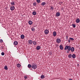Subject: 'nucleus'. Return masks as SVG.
Returning <instances> with one entry per match:
<instances>
[{
	"label": "nucleus",
	"mask_w": 80,
	"mask_h": 80,
	"mask_svg": "<svg viewBox=\"0 0 80 80\" xmlns=\"http://www.w3.org/2000/svg\"><path fill=\"white\" fill-rule=\"evenodd\" d=\"M72 26L73 27V28H75V27H76V25L75 24H72Z\"/></svg>",
	"instance_id": "obj_23"
},
{
	"label": "nucleus",
	"mask_w": 80,
	"mask_h": 80,
	"mask_svg": "<svg viewBox=\"0 0 80 80\" xmlns=\"http://www.w3.org/2000/svg\"><path fill=\"white\" fill-rule=\"evenodd\" d=\"M69 39H70V40H72V41H73V40H74V39H73V38H70Z\"/></svg>",
	"instance_id": "obj_32"
},
{
	"label": "nucleus",
	"mask_w": 80,
	"mask_h": 80,
	"mask_svg": "<svg viewBox=\"0 0 80 80\" xmlns=\"http://www.w3.org/2000/svg\"><path fill=\"white\" fill-rule=\"evenodd\" d=\"M25 38V36L23 35V34H22L21 35V38H22V39H23Z\"/></svg>",
	"instance_id": "obj_9"
},
{
	"label": "nucleus",
	"mask_w": 80,
	"mask_h": 80,
	"mask_svg": "<svg viewBox=\"0 0 80 80\" xmlns=\"http://www.w3.org/2000/svg\"><path fill=\"white\" fill-rule=\"evenodd\" d=\"M13 45L15 46H16V45H18V42L17 41H15L13 42Z\"/></svg>",
	"instance_id": "obj_4"
},
{
	"label": "nucleus",
	"mask_w": 80,
	"mask_h": 80,
	"mask_svg": "<svg viewBox=\"0 0 80 80\" xmlns=\"http://www.w3.org/2000/svg\"><path fill=\"white\" fill-rule=\"evenodd\" d=\"M1 55H2L3 56V55H5V53H4V52H2L1 53Z\"/></svg>",
	"instance_id": "obj_33"
},
{
	"label": "nucleus",
	"mask_w": 80,
	"mask_h": 80,
	"mask_svg": "<svg viewBox=\"0 0 80 80\" xmlns=\"http://www.w3.org/2000/svg\"><path fill=\"white\" fill-rule=\"evenodd\" d=\"M32 14L33 15H37V12H33L32 13Z\"/></svg>",
	"instance_id": "obj_19"
},
{
	"label": "nucleus",
	"mask_w": 80,
	"mask_h": 80,
	"mask_svg": "<svg viewBox=\"0 0 80 80\" xmlns=\"http://www.w3.org/2000/svg\"><path fill=\"white\" fill-rule=\"evenodd\" d=\"M33 44L34 45H37V42L35 41H33Z\"/></svg>",
	"instance_id": "obj_20"
},
{
	"label": "nucleus",
	"mask_w": 80,
	"mask_h": 80,
	"mask_svg": "<svg viewBox=\"0 0 80 80\" xmlns=\"http://www.w3.org/2000/svg\"><path fill=\"white\" fill-rule=\"evenodd\" d=\"M57 43H60L61 42V40L60 38H57L56 40Z\"/></svg>",
	"instance_id": "obj_5"
},
{
	"label": "nucleus",
	"mask_w": 80,
	"mask_h": 80,
	"mask_svg": "<svg viewBox=\"0 0 80 80\" xmlns=\"http://www.w3.org/2000/svg\"><path fill=\"white\" fill-rule=\"evenodd\" d=\"M37 2L38 3H40V0H36Z\"/></svg>",
	"instance_id": "obj_29"
},
{
	"label": "nucleus",
	"mask_w": 80,
	"mask_h": 80,
	"mask_svg": "<svg viewBox=\"0 0 80 80\" xmlns=\"http://www.w3.org/2000/svg\"><path fill=\"white\" fill-rule=\"evenodd\" d=\"M41 78L42 79L44 78H45V77L43 75H42L41 76Z\"/></svg>",
	"instance_id": "obj_26"
},
{
	"label": "nucleus",
	"mask_w": 80,
	"mask_h": 80,
	"mask_svg": "<svg viewBox=\"0 0 80 80\" xmlns=\"http://www.w3.org/2000/svg\"><path fill=\"white\" fill-rule=\"evenodd\" d=\"M28 23L29 25H32V24L33 23V22L32 21H29L28 22Z\"/></svg>",
	"instance_id": "obj_15"
},
{
	"label": "nucleus",
	"mask_w": 80,
	"mask_h": 80,
	"mask_svg": "<svg viewBox=\"0 0 80 80\" xmlns=\"http://www.w3.org/2000/svg\"><path fill=\"white\" fill-rule=\"evenodd\" d=\"M31 30L32 32H34V31H35V28H32Z\"/></svg>",
	"instance_id": "obj_27"
},
{
	"label": "nucleus",
	"mask_w": 80,
	"mask_h": 80,
	"mask_svg": "<svg viewBox=\"0 0 80 80\" xmlns=\"http://www.w3.org/2000/svg\"><path fill=\"white\" fill-rule=\"evenodd\" d=\"M28 42L29 44H32L33 43V41L32 40H29L28 41Z\"/></svg>",
	"instance_id": "obj_12"
},
{
	"label": "nucleus",
	"mask_w": 80,
	"mask_h": 80,
	"mask_svg": "<svg viewBox=\"0 0 80 80\" xmlns=\"http://www.w3.org/2000/svg\"><path fill=\"white\" fill-rule=\"evenodd\" d=\"M71 47L69 46L66 45L65 46V50H68V51H70Z\"/></svg>",
	"instance_id": "obj_1"
},
{
	"label": "nucleus",
	"mask_w": 80,
	"mask_h": 80,
	"mask_svg": "<svg viewBox=\"0 0 80 80\" xmlns=\"http://www.w3.org/2000/svg\"><path fill=\"white\" fill-rule=\"evenodd\" d=\"M72 57V55L71 54H70L68 56V57H69V58H71Z\"/></svg>",
	"instance_id": "obj_22"
},
{
	"label": "nucleus",
	"mask_w": 80,
	"mask_h": 80,
	"mask_svg": "<svg viewBox=\"0 0 80 80\" xmlns=\"http://www.w3.org/2000/svg\"><path fill=\"white\" fill-rule=\"evenodd\" d=\"M71 50L72 52H74L75 51V48H74V47H72V48H71Z\"/></svg>",
	"instance_id": "obj_6"
},
{
	"label": "nucleus",
	"mask_w": 80,
	"mask_h": 80,
	"mask_svg": "<svg viewBox=\"0 0 80 80\" xmlns=\"http://www.w3.org/2000/svg\"><path fill=\"white\" fill-rule=\"evenodd\" d=\"M37 2H34L33 3V6H36L37 5Z\"/></svg>",
	"instance_id": "obj_21"
},
{
	"label": "nucleus",
	"mask_w": 80,
	"mask_h": 80,
	"mask_svg": "<svg viewBox=\"0 0 80 80\" xmlns=\"http://www.w3.org/2000/svg\"><path fill=\"white\" fill-rule=\"evenodd\" d=\"M60 48L61 50H63V46L62 45H60Z\"/></svg>",
	"instance_id": "obj_18"
},
{
	"label": "nucleus",
	"mask_w": 80,
	"mask_h": 80,
	"mask_svg": "<svg viewBox=\"0 0 80 80\" xmlns=\"http://www.w3.org/2000/svg\"><path fill=\"white\" fill-rule=\"evenodd\" d=\"M32 68L33 69H36L37 68V66L35 64H33L32 66Z\"/></svg>",
	"instance_id": "obj_2"
},
{
	"label": "nucleus",
	"mask_w": 80,
	"mask_h": 80,
	"mask_svg": "<svg viewBox=\"0 0 80 80\" xmlns=\"http://www.w3.org/2000/svg\"><path fill=\"white\" fill-rule=\"evenodd\" d=\"M60 15V12H57L56 13V17H59Z\"/></svg>",
	"instance_id": "obj_11"
},
{
	"label": "nucleus",
	"mask_w": 80,
	"mask_h": 80,
	"mask_svg": "<svg viewBox=\"0 0 80 80\" xmlns=\"http://www.w3.org/2000/svg\"><path fill=\"white\" fill-rule=\"evenodd\" d=\"M44 33L45 34L47 35V34H48V33H49V31H48V29H46L44 30Z\"/></svg>",
	"instance_id": "obj_3"
},
{
	"label": "nucleus",
	"mask_w": 80,
	"mask_h": 80,
	"mask_svg": "<svg viewBox=\"0 0 80 80\" xmlns=\"http://www.w3.org/2000/svg\"><path fill=\"white\" fill-rule=\"evenodd\" d=\"M15 7L14 6H12L10 7V10H14V9H15Z\"/></svg>",
	"instance_id": "obj_7"
},
{
	"label": "nucleus",
	"mask_w": 80,
	"mask_h": 80,
	"mask_svg": "<svg viewBox=\"0 0 80 80\" xmlns=\"http://www.w3.org/2000/svg\"><path fill=\"white\" fill-rule=\"evenodd\" d=\"M40 48H41V47L40 46H38L37 47L36 49L38 50H40Z\"/></svg>",
	"instance_id": "obj_10"
},
{
	"label": "nucleus",
	"mask_w": 80,
	"mask_h": 80,
	"mask_svg": "<svg viewBox=\"0 0 80 80\" xmlns=\"http://www.w3.org/2000/svg\"><path fill=\"white\" fill-rule=\"evenodd\" d=\"M27 77H28L27 76H24V78H25V79H27Z\"/></svg>",
	"instance_id": "obj_34"
},
{
	"label": "nucleus",
	"mask_w": 80,
	"mask_h": 80,
	"mask_svg": "<svg viewBox=\"0 0 80 80\" xmlns=\"http://www.w3.org/2000/svg\"><path fill=\"white\" fill-rule=\"evenodd\" d=\"M72 57L73 58H75L76 57V55H75V54H72Z\"/></svg>",
	"instance_id": "obj_17"
},
{
	"label": "nucleus",
	"mask_w": 80,
	"mask_h": 80,
	"mask_svg": "<svg viewBox=\"0 0 80 80\" xmlns=\"http://www.w3.org/2000/svg\"><path fill=\"white\" fill-rule=\"evenodd\" d=\"M0 42H1V43H2V42H3V40L2 39H0Z\"/></svg>",
	"instance_id": "obj_35"
},
{
	"label": "nucleus",
	"mask_w": 80,
	"mask_h": 80,
	"mask_svg": "<svg viewBox=\"0 0 80 80\" xmlns=\"http://www.w3.org/2000/svg\"><path fill=\"white\" fill-rule=\"evenodd\" d=\"M68 42L69 43H70V39H68Z\"/></svg>",
	"instance_id": "obj_36"
},
{
	"label": "nucleus",
	"mask_w": 80,
	"mask_h": 80,
	"mask_svg": "<svg viewBox=\"0 0 80 80\" xmlns=\"http://www.w3.org/2000/svg\"><path fill=\"white\" fill-rule=\"evenodd\" d=\"M76 22L78 23L80 22V19L79 18H78L76 20Z\"/></svg>",
	"instance_id": "obj_13"
},
{
	"label": "nucleus",
	"mask_w": 80,
	"mask_h": 80,
	"mask_svg": "<svg viewBox=\"0 0 80 80\" xmlns=\"http://www.w3.org/2000/svg\"><path fill=\"white\" fill-rule=\"evenodd\" d=\"M41 4L42 6H44V5H45V4H46V2H42Z\"/></svg>",
	"instance_id": "obj_14"
},
{
	"label": "nucleus",
	"mask_w": 80,
	"mask_h": 80,
	"mask_svg": "<svg viewBox=\"0 0 80 80\" xmlns=\"http://www.w3.org/2000/svg\"><path fill=\"white\" fill-rule=\"evenodd\" d=\"M4 69H5V70H8V67H7V66H5Z\"/></svg>",
	"instance_id": "obj_28"
},
{
	"label": "nucleus",
	"mask_w": 80,
	"mask_h": 80,
	"mask_svg": "<svg viewBox=\"0 0 80 80\" xmlns=\"http://www.w3.org/2000/svg\"><path fill=\"white\" fill-rule=\"evenodd\" d=\"M11 4L12 6H14V5H15V3L13 2H11Z\"/></svg>",
	"instance_id": "obj_16"
},
{
	"label": "nucleus",
	"mask_w": 80,
	"mask_h": 80,
	"mask_svg": "<svg viewBox=\"0 0 80 80\" xmlns=\"http://www.w3.org/2000/svg\"><path fill=\"white\" fill-rule=\"evenodd\" d=\"M69 52L68 51L67 53H68Z\"/></svg>",
	"instance_id": "obj_37"
},
{
	"label": "nucleus",
	"mask_w": 80,
	"mask_h": 80,
	"mask_svg": "<svg viewBox=\"0 0 80 80\" xmlns=\"http://www.w3.org/2000/svg\"><path fill=\"white\" fill-rule=\"evenodd\" d=\"M28 68H31L32 66L30 64H28Z\"/></svg>",
	"instance_id": "obj_30"
},
{
	"label": "nucleus",
	"mask_w": 80,
	"mask_h": 80,
	"mask_svg": "<svg viewBox=\"0 0 80 80\" xmlns=\"http://www.w3.org/2000/svg\"><path fill=\"white\" fill-rule=\"evenodd\" d=\"M66 39L67 40H67H68V36H66Z\"/></svg>",
	"instance_id": "obj_31"
},
{
	"label": "nucleus",
	"mask_w": 80,
	"mask_h": 80,
	"mask_svg": "<svg viewBox=\"0 0 80 80\" xmlns=\"http://www.w3.org/2000/svg\"><path fill=\"white\" fill-rule=\"evenodd\" d=\"M21 65H20V64H17V67H21Z\"/></svg>",
	"instance_id": "obj_24"
},
{
	"label": "nucleus",
	"mask_w": 80,
	"mask_h": 80,
	"mask_svg": "<svg viewBox=\"0 0 80 80\" xmlns=\"http://www.w3.org/2000/svg\"><path fill=\"white\" fill-rule=\"evenodd\" d=\"M78 65H79V64H78Z\"/></svg>",
	"instance_id": "obj_38"
},
{
	"label": "nucleus",
	"mask_w": 80,
	"mask_h": 80,
	"mask_svg": "<svg viewBox=\"0 0 80 80\" xmlns=\"http://www.w3.org/2000/svg\"><path fill=\"white\" fill-rule=\"evenodd\" d=\"M53 9H54V8L53 6H51V10H52V11L53 10Z\"/></svg>",
	"instance_id": "obj_25"
},
{
	"label": "nucleus",
	"mask_w": 80,
	"mask_h": 80,
	"mask_svg": "<svg viewBox=\"0 0 80 80\" xmlns=\"http://www.w3.org/2000/svg\"><path fill=\"white\" fill-rule=\"evenodd\" d=\"M56 35H57V32L54 31L53 32V36L54 37H56Z\"/></svg>",
	"instance_id": "obj_8"
}]
</instances>
